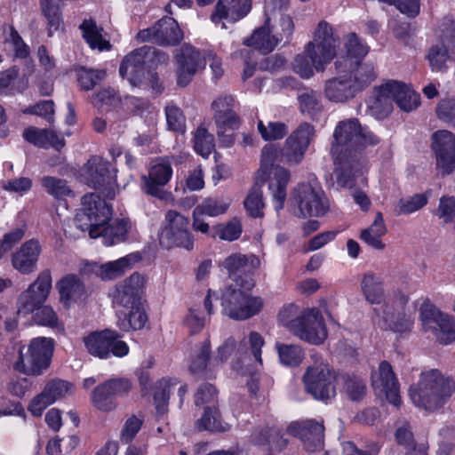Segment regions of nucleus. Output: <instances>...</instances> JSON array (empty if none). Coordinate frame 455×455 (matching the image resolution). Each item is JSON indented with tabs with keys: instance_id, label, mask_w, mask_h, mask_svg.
<instances>
[{
	"instance_id": "4",
	"label": "nucleus",
	"mask_w": 455,
	"mask_h": 455,
	"mask_svg": "<svg viewBox=\"0 0 455 455\" xmlns=\"http://www.w3.org/2000/svg\"><path fill=\"white\" fill-rule=\"evenodd\" d=\"M112 216L110 205L99 195L91 193L82 197L81 208L76 215V223L82 231H88L92 238H98Z\"/></svg>"
},
{
	"instance_id": "29",
	"label": "nucleus",
	"mask_w": 455,
	"mask_h": 455,
	"mask_svg": "<svg viewBox=\"0 0 455 455\" xmlns=\"http://www.w3.org/2000/svg\"><path fill=\"white\" fill-rule=\"evenodd\" d=\"M251 10V0H219L211 15L213 23L223 20L235 22L245 17Z\"/></svg>"
},
{
	"instance_id": "23",
	"label": "nucleus",
	"mask_w": 455,
	"mask_h": 455,
	"mask_svg": "<svg viewBox=\"0 0 455 455\" xmlns=\"http://www.w3.org/2000/svg\"><path fill=\"white\" fill-rule=\"evenodd\" d=\"M178 84L187 86L195 74L205 66L200 52L191 45H183L176 55Z\"/></svg>"
},
{
	"instance_id": "33",
	"label": "nucleus",
	"mask_w": 455,
	"mask_h": 455,
	"mask_svg": "<svg viewBox=\"0 0 455 455\" xmlns=\"http://www.w3.org/2000/svg\"><path fill=\"white\" fill-rule=\"evenodd\" d=\"M115 338V331L105 330L102 331H92L84 337L83 340L87 352L91 355L105 359L110 355L111 342Z\"/></svg>"
},
{
	"instance_id": "43",
	"label": "nucleus",
	"mask_w": 455,
	"mask_h": 455,
	"mask_svg": "<svg viewBox=\"0 0 455 455\" xmlns=\"http://www.w3.org/2000/svg\"><path fill=\"white\" fill-rule=\"evenodd\" d=\"M197 427L200 430L211 432H226L230 426L222 422L219 411L215 407H206L204 415L198 420Z\"/></svg>"
},
{
	"instance_id": "41",
	"label": "nucleus",
	"mask_w": 455,
	"mask_h": 455,
	"mask_svg": "<svg viewBox=\"0 0 455 455\" xmlns=\"http://www.w3.org/2000/svg\"><path fill=\"white\" fill-rule=\"evenodd\" d=\"M62 0H41V9L48 22V35L51 36L53 31L62 28L63 22L60 13V3Z\"/></svg>"
},
{
	"instance_id": "46",
	"label": "nucleus",
	"mask_w": 455,
	"mask_h": 455,
	"mask_svg": "<svg viewBox=\"0 0 455 455\" xmlns=\"http://www.w3.org/2000/svg\"><path fill=\"white\" fill-rule=\"evenodd\" d=\"M253 268L259 266V259L254 255H245L239 252L232 253L222 262V266L229 274L236 273L244 269L248 265Z\"/></svg>"
},
{
	"instance_id": "34",
	"label": "nucleus",
	"mask_w": 455,
	"mask_h": 455,
	"mask_svg": "<svg viewBox=\"0 0 455 455\" xmlns=\"http://www.w3.org/2000/svg\"><path fill=\"white\" fill-rule=\"evenodd\" d=\"M324 95L332 102L342 103L355 97L354 88L347 76H340L327 80L324 84Z\"/></svg>"
},
{
	"instance_id": "62",
	"label": "nucleus",
	"mask_w": 455,
	"mask_h": 455,
	"mask_svg": "<svg viewBox=\"0 0 455 455\" xmlns=\"http://www.w3.org/2000/svg\"><path fill=\"white\" fill-rule=\"evenodd\" d=\"M435 214L443 222H451L455 218V198L450 196H442Z\"/></svg>"
},
{
	"instance_id": "20",
	"label": "nucleus",
	"mask_w": 455,
	"mask_h": 455,
	"mask_svg": "<svg viewBox=\"0 0 455 455\" xmlns=\"http://www.w3.org/2000/svg\"><path fill=\"white\" fill-rule=\"evenodd\" d=\"M151 47L143 46L126 55L119 68L122 77L126 78L134 87H144V64L148 61Z\"/></svg>"
},
{
	"instance_id": "50",
	"label": "nucleus",
	"mask_w": 455,
	"mask_h": 455,
	"mask_svg": "<svg viewBox=\"0 0 455 455\" xmlns=\"http://www.w3.org/2000/svg\"><path fill=\"white\" fill-rule=\"evenodd\" d=\"M307 149L297 144L293 137H288L280 152V162L289 165H297L304 158Z\"/></svg>"
},
{
	"instance_id": "13",
	"label": "nucleus",
	"mask_w": 455,
	"mask_h": 455,
	"mask_svg": "<svg viewBox=\"0 0 455 455\" xmlns=\"http://www.w3.org/2000/svg\"><path fill=\"white\" fill-rule=\"evenodd\" d=\"M52 289L49 270L42 271L36 279L21 292L18 299V314L29 315L42 307Z\"/></svg>"
},
{
	"instance_id": "49",
	"label": "nucleus",
	"mask_w": 455,
	"mask_h": 455,
	"mask_svg": "<svg viewBox=\"0 0 455 455\" xmlns=\"http://www.w3.org/2000/svg\"><path fill=\"white\" fill-rule=\"evenodd\" d=\"M4 33L6 50L13 52L15 57L26 58L29 53L28 47L17 30L12 26H8L4 28Z\"/></svg>"
},
{
	"instance_id": "6",
	"label": "nucleus",
	"mask_w": 455,
	"mask_h": 455,
	"mask_svg": "<svg viewBox=\"0 0 455 455\" xmlns=\"http://www.w3.org/2000/svg\"><path fill=\"white\" fill-rule=\"evenodd\" d=\"M222 313L236 321L249 319L261 312L264 300L259 296H252L238 284L226 287L221 293Z\"/></svg>"
},
{
	"instance_id": "31",
	"label": "nucleus",
	"mask_w": 455,
	"mask_h": 455,
	"mask_svg": "<svg viewBox=\"0 0 455 455\" xmlns=\"http://www.w3.org/2000/svg\"><path fill=\"white\" fill-rule=\"evenodd\" d=\"M279 43H281V37L279 35H275L272 29L271 17L268 15L264 25L256 28L251 36L243 42L245 45L252 46L263 54L271 52Z\"/></svg>"
},
{
	"instance_id": "27",
	"label": "nucleus",
	"mask_w": 455,
	"mask_h": 455,
	"mask_svg": "<svg viewBox=\"0 0 455 455\" xmlns=\"http://www.w3.org/2000/svg\"><path fill=\"white\" fill-rule=\"evenodd\" d=\"M41 252L42 246L40 243L35 239L28 240L12 254V265L22 275L32 274L36 270Z\"/></svg>"
},
{
	"instance_id": "21",
	"label": "nucleus",
	"mask_w": 455,
	"mask_h": 455,
	"mask_svg": "<svg viewBox=\"0 0 455 455\" xmlns=\"http://www.w3.org/2000/svg\"><path fill=\"white\" fill-rule=\"evenodd\" d=\"M361 291L365 299L371 304L381 305L379 308L374 309L375 316L383 322L387 321L386 303V292L381 276L374 272L369 271L363 274L360 283Z\"/></svg>"
},
{
	"instance_id": "2",
	"label": "nucleus",
	"mask_w": 455,
	"mask_h": 455,
	"mask_svg": "<svg viewBox=\"0 0 455 455\" xmlns=\"http://www.w3.org/2000/svg\"><path fill=\"white\" fill-rule=\"evenodd\" d=\"M454 392V380L443 376L437 370L422 372L419 382L410 388L412 403L428 411L442 408Z\"/></svg>"
},
{
	"instance_id": "15",
	"label": "nucleus",
	"mask_w": 455,
	"mask_h": 455,
	"mask_svg": "<svg viewBox=\"0 0 455 455\" xmlns=\"http://www.w3.org/2000/svg\"><path fill=\"white\" fill-rule=\"evenodd\" d=\"M431 140L438 172L442 176L451 174L455 169V135L448 130H439Z\"/></svg>"
},
{
	"instance_id": "63",
	"label": "nucleus",
	"mask_w": 455,
	"mask_h": 455,
	"mask_svg": "<svg viewBox=\"0 0 455 455\" xmlns=\"http://www.w3.org/2000/svg\"><path fill=\"white\" fill-rule=\"evenodd\" d=\"M120 99L113 89H103L98 92L92 100L93 104L100 109H108L110 107L116 106Z\"/></svg>"
},
{
	"instance_id": "25",
	"label": "nucleus",
	"mask_w": 455,
	"mask_h": 455,
	"mask_svg": "<svg viewBox=\"0 0 455 455\" xmlns=\"http://www.w3.org/2000/svg\"><path fill=\"white\" fill-rule=\"evenodd\" d=\"M230 201L222 197H207L193 210L192 228L196 232L207 234L210 226L204 221V216L217 217L225 214Z\"/></svg>"
},
{
	"instance_id": "47",
	"label": "nucleus",
	"mask_w": 455,
	"mask_h": 455,
	"mask_svg": "<svg viewBox=\"0 0 455 455\" xmlns=\"http://www.w3.org/2000/svg\"><path fill=\"white\" fill-rule=\"evenodd\" d=\"M44 189L56 199H64L73 196V191L65 180L52 176H44L40 180Z\"/></svg>"
},
{
	"instance_id": "16",
	"label": "nucleus",
	"mask_w": 455,
	"mask_h": 455,
	"mask_svg": "<svg viewBox=\"0 0 455 455\" xmlns=\"http://www.w3.org/2000/svg\"><path fill=\"white\" fill-rule=\"evenodd\" d=\"M137 38L141 42H154L160 45H175L183 39V33L173 18L164 17L152 27L140 30Z\"/></svg>"
},
{
	"instance_id": "59",
	"label": "nucleus",
	"mask_w": 455,
	"mask_h": 455,
	"mask_svg": "<svg viewBox=\"0 0 455 455\" xmlns=\"http://www.w3.org/2000/svg\"><path fill=\"white\" fill-rule=\"evenodd\" d=\"M437 117L455 128V96L442 100L436 107Z\"/></svg>"
},
{
	"instance_id": "9",
	"label": "nucleus",
	"mask_w": 455,
	"mask_h": 455,
	"mask_svg": "<svg viewBox=\"0 0 455 455\" xmlns=\"http://www.w3.org/2000/svg\"><path fill=\"white\" fill-rule=\"evenodd\" d=\"M294 213L299 217H320L330 208L323 190L317 185L303 182L294 188L291 196Z\"/></svg>"
},
{
	"instance_id": "58",
	"label": "nucleus",
	"mask_w": 455,
	"mask_h": 455,
	"mask_svg": "<svg viewBox=\"0 0 455 455\" xmlns=\"http://www.w3.org/2000/svg\"><path fill=\"white\" fill-rule=\"evenodd\" d=\"M72 388L73 387L70 383L61 379H54L45 385L43 392L49 399L52 400V403H54L58 399L70 393Z\"/></svg>"
},
{
	"instance_id": "24",
	"label": "nucleus",
	"mask_w": 455,
	"mask_h": 455,
	"mask_svg": "<svg viewBox=\"0 0 455 455\" xmlns=\"http://www.w3.org/2000/svg\"><path fill=\"white\" fill-rule=\"evenodd\" d=\"M287 432L301 439L306 449L315 451L323 448L324 427L320 422L313 419L291 422Z\"/></svg>"
},
{
	"instance_id": "1",
	"label": "nucleus",
	"mask_w": 455,
	"mask_h": 455,
	"mask_svg": "<svg viewBox=\"0 0 455 455\" xmlns=\"http://www.w3.org/2000/svg\"><path fill=\"white\" fill-rule=\"evenodd\" d=\"M331 154L339 180L347 183L363 165V151L379 143V138L357 118L339 121L333 132Z\"/></svg>"
},
{
	"instance_id": "17",
	"label": "nucleus",
	"mask_w": 455,
	"mask_h": 455,
	"mask_svg": "<svg viewBox=\"0 0 455 455\" xmlns=\"http://www.w3.org/2000/svg\"><path fill=\"white\" fill-rule=\"evenodd\" d=\"M147 279L139 273H133L117 283L112 292L113 304L116 307H126L143 303Z\"/></svg>"
},
{
	"instance_id": "19",
	"label": "nucleus",
	"mask_w": 455,
	"mask_h": 455,
	"mask_svg": "<svg viewBox=\"0 0 455 455\" xmlns=\"http://www.w3.org/2000/svg\"><path fill=\"white\" fill-rule=\"evenodd\" d=\"M139 259L138 255L130 254L105 264L85 262L80 267V274L85 277L94 275L103 281L113 280L122 276Z\"/></svg>"
},
{
	"instance_id": "39",
	"label": "nucleus",
	"mask_w": 455,
	"mask_h": 455,
	"mask_svg": "<svg viewBox=\"0 0 455 455\" xmlns=\"http://www.w3.org/2000/svg\"><path fill=\"white\" fill-rule=\"evenodd\" d=\"M83 32V37L92 49L99 51H108L111 48L109 41L103 35V29L99 28L96 23L91 20H84L80 25Z\"/></svg>"
},
{
	"instance_id": "52",
	"label": "nucleus",
	"mask_w": 455,
	"mask_h": 455,
	"mask_svg": "<svg viewBox=\"0 0 455 455\" xmlns=\"http://www.w3.org/2000/svg\"><path fill=\"white\" fill-rule=\"evenodd\" d=\"M106 77L104 69H90L80 68L77 70V80L83 90H92L98 83Z\"/></svg>"
},
{
	"instance_id": "28",
	"label": "nucleus",
	"mask_w": 455,
	"mask_h": 455,
	"mask_svg": "<svg viewBox=\"0 0 455 455\" xmlns=\"http://www.w3.org/2000/svg\"><path fill=\"white\" fill-rule=\"evenodd\" d=\"M368 52V47L354 33L348 34L345 38L344 52L335 61L337 71H345L353 68L361 63Z\"/></svg>"
},
{
	"instance_id": "12",
	"label": "nucleus",
	"mask_w": 455,
	"mask_h": 455,
	"mask_svg": "<svg viewBox=\"0 0 455 455\" xmlns=\"http://www.w3.org/2000/svg\"><path fill=\"white\" fill-rule=\"evenodd\" d=\"M133 388L132 380L124 377L111 378L98 385L92 392L93 406L105 412L116 408L114 397L126 396Z\"/></svg>"
},
{
	"instance_id": "35",
	"label": "nucleus",
	"mask_w": 455,
	"mask_h": 455,
	"mask_svg": "<svg viewBox=\"0 0 455 455\" xmlns=\"http://www.w3.org/2000/svg\"><path fill=\"white\" fill-rule=\"evenodd\" d=\"M233 105V97L228 95L220 97L213 101L214 119L218 126H228L230 129L238 126V118L232 109Z\"/></svg>"
},
{
	"instance_id": "51",
	"label": "nucleus",
	"mask_w": 455,
	"mask_h": 455,
	"mask_svg": "<svg viewBox=\"0 0 455 455\" xmlns=\"http://www.w3.org/2000/svg\"><path fill=\"white\" fill-rule=\"evenodd\" d=\"M215 147L213 136L208 131L199 126L194 134V148L200 156L207 158Z\"/></svg>"
},
{
	"instance_id": "55",
	"label": "nucleus",
	"mask_w": 455,
	"mask_h": 455,
	"mask_svg": "<svg viewBox=\"0 0 455 455\" xmlns=\"http://www.w3.org/2000/svg\"><path fill=\"white\" fill-rule=\"evenodd\" d=\"M341 379L343 390L351 400L357 401L364 396L366 387L361 379L348 375H344Z\"/></svg>"
},
{
	"instance_id": "54",
	"label": "nucleus",
	"mask_w": 455,
	"mask_h": 455,
	"mask_svg": "<svg viewBox=\"0 0 455 455\" xmlns=\"http://www.w3.org/2000/svg\"><path fill=\"white\" fill-rule=\"evenodd\" d=\"M258 130L265 140H281L288 132L286 124L282 122H268L266 125L262 121H259Z\"/></svg>"
},
{
	"instance_id": "45",
	"label": "nucleus",
	"mask_w": 455,
	"mask_h": 455,
	"mask_svg": "<svg viewBox=\"0 0 455 455\" xmlns=\"http://www.w3.org/2000/svg\"><path fill=\"white\" fill-rule=\"evenodd\" d=\"M398 92H394V101L405 112L416 109L420 104L419 94L402 83L398 82Z\"/></svg>"
},
{
	"instance_id": "14",
	"label": "nucleus",
	"mask_w": 455,
	"mask_h": 455,
	"mask_svg": "<svg viewBox=\"0 0 455 455\" xmlns=\"http://www.w3.org/2000/svg\"><path fill=\"white\" fill-rule=\"evenodd\" d=\"M293 334L310 344H322L328 333L320 310L316 307L302 310L300 322L293 326Z\"/></svg>"
},
{
	"instance_id": "57",
	"label": "nucleus",
	"mask_w": 455,
	"mask_h": 455,
	"mask_svg": "<svg viewBox=\"0 0 455 455\" xmlns=\"http://www.w3.org/2000/svg\"><path fill=\"white\" fill-rule=\"evenodd\" d=\"M299 308L293 303L283 306L278 313V321L281 324L290 329L293 332V326L300 322Z\"/></svg>"
},
{
	"instance_id": "5",
	"label": "nucleus",
	"mask_w": 455,
	"mask_h": 455,
	"mask_svg": "<svg viewBox=\"0 0 455 455\" xmlns=\"http://www.w3.org/2000/svg\"><path fill=\"white\" fill-rule=\"evenodd\" d=\"M339 45V38L333 27L322 20L313 33L312 41L306 44L305 53L316 71H323L325 66L336 56Z\"/></svg>"
},
{
	"instance_id": "26",
	"label": "nucleus",
	"mask_w": 455,
	"mask_h": 455,
	"mask_svg": "<svg viewBox=\"0 0 455 455\" xmlns=\"http://www.w3.org/2000/svg\"><path fill=\"white\" fill-rule=\"evenodd\" d=\"M399 88L396 81L376 87L366 102L371 114L378 119L386 117L392 111L394 92H398Z\"/></svg>"
},
{
	"instance_id": "37",
	"label": "nucleus",
	"mask_w": 455,
	"mask_h": 455,
	"mask_svg": "<svg viewBox=\"0 0 455 455\" xmlns=\"http://www.w3.org/2000/svg\"><path fill=\"white\" fill-rule=\"evenodd\" d=\"M290 172L282 166H275L271 171L269 189L275 201V209H283L286 198V186L290 180Z\"/></svg>"
},
{
	"instance_id": "38",
	"label": "nucleus",
	"mask_w": 455,
	"mask_h": 455,
	"mask_svg": "<svg viewBox=\"0 0 455 455\" xmlns=\"http://www.w3.org/2000/svg\"><path fill=\"white\" fill-rule=\"evenodd\" d=\"M128 312H123L118 315L117 324L123 331L140 330L145 326L148 316L143 303L123 307Z\"/></svg>"
},
{
	"instance_id": "22",
	"label": "nucleus",
	"mask_w": 455,
	"mask_h": 455,
	"mask_svg": "<svg viewBox=\"0 0 455 455\" xmlns=\"http://www.w3.org/2000/svg\"><path fill=\"white\" fill-rule=\"evenodd\" d=\"M172 175V169L167 159H158L149 169L148 175H143L142 189L148 195L166 199L169 195L162 189Z\"/></svg>"
},
{
	"instance_id": "32",
	"label": "nucleus",
	"mask_w": 455,
	"mask_h": 455,
	"mask_svg": "<svg viewBox=\"0 0 455 455\" xmlns=\"http://www.w3.org/2000/svg\"><path fill=\"white\" fill-rule=\"evenodd\" d=\"M60 301L67 307L73 303L83 302L87 298V290L84 283L73 274L62 277L56 284Z\"/></svg>"
},
{
	"instance_id": "53",
	"label": "nucleus",
	"mask_w": 455,
	"mask_h": 455,
	"mask_svg": "<svg viewBox=\"0 0 455 455\" xmlns=\"http://www.w3.org/2000/svg\"><path fill=\"white\" fill-rule=\"evenodd\" d=\"M244 207L251 217L257 218L263 215L265 206L262 196V190L259 186H254L249 191L244 202Z\"/></svg>"
},
{
	"instance_id": "7",
	"label": "nucleus",
	"mask_w": 455,
	"mask_h": 455,
	"mask_svg": "<svg viewBox=\"0 0 455 455\" xmlns=\"http://www.w3.org/2000/svg\"><path fill=\"white\" fill-rule=\"evenodd\" d=\"M54 348V341L51 338L38 337L33 339L26 353L22 349L13 363L17 371L28 376H39L46 370L51 362Z\"/></svg>"
},
{
	"instance_id": "42",
	"label": "nucleus",
	"mask_w": 455,
	"mask_h": 455,
	"mask_svg": "<svg viewBox=\"0 0 455 455\" xmlns=\"http://www.w3.org/2000/svg\"><path fill=\"white\" fill-rule=\"evenodd\" d=\"M128 232V222L124 220H116L111 224L103 226L100 236L103 243L111 246L115 243L124 242Z\"/></svg>"
},
{
	"instance_id": "56",
	"label": "nucleus",
	"mask_w": 455,
	"mask_h": 455,
	"mask_svg": "<svg viewBox=\"0 0 455 455\" xmlns=\"http://www.w3.org/2000/svg\"><path fill=\"white\" fill-rule=\"evenodd\" d=\"M36 323L50 328H62L56 312L48 306H42L34 315Z\"/></svg>"
},
{
	"instance_id": "30",
	"label": "nucleus",
	"mask_w": 455,
	"mask_h": 455,
	"mask_svg": "<svg viewBox=\"0 0 455 455\" xmlns=\"http://www.w3.org/2000/svg\"><path fill=\"white\" fill-rule=\"evenodd\" d=\"M455 38L448 44L439 42L432 44L427 51L425 59L432 72L446 73L449 69V61L454 60Z\"/></svg>"
},
{
	"instance_id": "3",
	"label": "nucleus",
	"mask_w": 455,
	"mask_h": 455,
	"mask_svg": "<svg viewBox=\"0 0 455 455\" xmlns=\"http://www.w3.org/2000/svg\"><path fill=\"white\" fill-rule=\"evenodd\" d=\"M310 360L302 376L306 392L321 401L335 397L338 381L335 371L317 354L311 355Z\"/></svg>"
},
{
	"instance_id": "18",
	"label": "nucleus",
	"mask_w": 455,
	"mask_h": 455,
	"mask_svg": "<svg viewBox=\"0 0 455 455\" xmlns=\"http://www.w3.org/2000/svg\"><path fill=\"white\" fill-rule=\"evenodd\" d=\"M371 386L379 397L386 399L392 404H400L399 384L391 364L382 361L376 371L371 374Z\"/></svg>"
},
{
	"instance_id": "40",
	"label": "nucleus",
	"mask_w": 455,
	"mask_h": 455,
	"mask_svg": "<svg viewBox=\"0 0 455 455\" xmlns=\"http://www.w3.org/2000/svg\"><path fill=\"white\" fill-rule=\"evenodd\" d=\"M344 72H349L347 76L355 93L371 84L376 76L371 66L361 63L353 68H347Z\"/></svg>"
},
{
	"instance_id": "60",
	"label": "nucleus",
	"mask_w": 455,
	"mask_h": 455,
	"mask_svg": "<svg viewBox=\"0 0 455 455\" xmlns=\"http://www.w3.org/2000/svg\"><path fill=\"white\" fill-rule=\"evenodd\" d=\"M165 115L168 127L175 132H183L186 127V118L177 106L168 105L165 108Z\"/></svg>"
},
{
	"instance_id": "61",
	"label": "nucleus",
	"mask_w": 455,
	"mask_h": 455,
	"mask_svg": "<svg viewBox=\"0 0 455 455\" xmlns=\"http://www.w3.org/2000/svg\"><path fill=\"white\" fill-rule=\"evenodd\" d=\"M242 231L241 222L236 219L217 228V234L220 239L228 242L237 240L241 236Z\"/></svg>"
},
{
	"instance_id": "10",
	"label": "nucleus",
	"mask_w": 455,
	"mask_h": 455,
	"mask_svg": "<svg viewBox=\"0 0 455 455\" xmlns=\"http://www.w3.org/2000/svg\"><path fill=\"white\" fill-rule=\"evenodd\" d=\"M87 184L101 192L107 198L116 196V171L109 163L100 156H92L84 168Z\"/></svg>"
},
{
	"instance_id": "36",
	"label": "nucleus",
	"mask_w": 455,
	"mask_h": 455,
	"mask_svg": "<svg viewBox=\"0 0 455 455\" xmlns=\"http://www.w3.org/2000/svg\"><path fill=\"white\" fill-rule=\"evenodd\" d=\"M387 231L383 215L379 212L376 213L374 220L371 226L361 231L359 237L370 247L378 251H382L386 248V244L382 241V237L387 234Z\"/></svg>"
},
{
	"instance_id": "64",
	"label": "nucleus",
	"mask_w": 455,
	"mask_h": 455,
	"mask_svg": "<svg viewBox=\"0 0 455 455\" xmlns=\"http://www.w3.org/2000/svg\"><path fill=\"white\" fill-rule=\"evenodd\" d=\"M315 136L314 126L304 123L301 124L296 131H294L289 137H293L294 141L302 147V148L307 149L310 142Z\"/></svg>"
},
{
	"instance_id": "48",
	"label": "nucleus",
	"mask_w": 455,
	"mask_h": 455,
	"mask_svg": "<svg viewBox=\"0 0 455 455\" xmlns=\"http://www.w3.org/2000/svg\"><path fill=\"white\" fill-rule=\"evenodd\" d=\"M180 384L177 379H162L157 382L155 393V403L159 413L166 411L167 403L171 392Z\"/></svg>"
},
{
	"instance_id": "11",
	"label": "nucleus",
	"mask_w": 455,
	"mask_h": 455,
	"mask_svg": "<svg viewBox=\"0 0 455 455\" xmlns=\"http://www.w3.org/2000/svg\"><path fill=\"white\" fill-rule=\"evenodd\" d=\"M419 317L425 331L431 332L442 344L455 340V322L448 315L441 313L434 305L424 302L419 310Z\"/></svg>"
},
{
	"instance_id": "8",
	"label": "nucleus",
	"mask_w": 455,
	"mask_h": 455,
	"mask_svg": "<svg viewBox=\"0 0 455 455\" xmlns=\"http://www.w3.org/2000/svg\"><path fill=\"white\" fill-rule=\"evenodd\" d=\"M160 245L164 249L179 247L186 251L195 248V237L189 229V220L180 212L170 210L158 235Z\"/></svg>"
},
{
	"instance_id": "44",
	"label": "nucleus",
	"mask_w": 455,
	"mask_h": 455,
	"mask_svg": "<svg viewBox=\"0 0 455 455\" xmlns=\"http://www.w3.org/2000/svg\"><path fill=\"white\" fill-rule=\"evenodd\" d=\"M275 347L281 363L290 367H295L304 359V351L301 347L293 344L277 342Z\"/></svg>"
}]
</instances>
